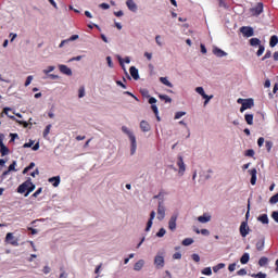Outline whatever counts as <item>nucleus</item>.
Returning a JSON list of instances; mask_svg holds the SVG:
<instances>
[{"label": "nucleus", "mask_w": 278, "mask_h": 278, "mask_svg": "<svg viewBox=\"0 0 278 278\" xmlns=\"http://www.w3.org/2000/svg\"><path fill=\"white\" fill-rule=\"evenodd\" d=\"M278 45V37L276 35H273L269 40V47H277Z\"/></svg>", "instance_id": "cd10ccee"}, {"label": "nucleus", "mask_w": 278, "mask_h": 278, "mask_svg": "<svg viewBox=\"0 0 278 278\" xmlns=\"http://www.w3.org/2000/svg\"><path fill=\"white\" fill-rule=\"evenodd\" d=\"M14 170L16 173V161H13V163L9 166V172L12 173Z\"/></svg>", "instance_id": "de8ad7c7"}, {"label": "nucleus", "mask_w": 278, "mask_h": 278, "mask_svg": "<svg viewBox=\"0 0 278 278\" xmlns=\"http://www.w3.org/2000/svg\"><path fill=\"white\" fill-rule=\"evenodd\" d=\"M250 45L251 47H262V41L258 38H251Z\"/></svg>", "instance_id": "393cba45"}, {"label": "nucleus", "mask_w": 278, "mask_h": 278, "mask_svg": "<svg viewBox=\"0 0 278 278\" xmlns=\"http://www.w3.org/2000/svg\"><path fill=\"white\" fill-rule=\"evenodd\" d=\"M86 97V88L85 87H79L78 89V99H84Z\"/></svg>", "instance_id": "f704fd0d"}, {"label": "nucleus", "mask_w": 278, "mask_h": 278, "mask_svg": "<svg viewBox=\"0 0 278 278\" xmlns=\"http://www.w3.org/2000/svg\"><path fill=\"white\" fill-rule=\"evenodd\" d=\"M213 53H214V55H216V58H226V55H227V52H225L224 50H222L218 47L213 48Z\"/></svg>", "instance_id": "6ab92c4d"}, {"label": "nucleus", "mask_w": 278, "mask_h": 278, "mask_svg": "<svg viewBox=\"0 0 278 278\" xmlns=\"http://www.w3.org/2000/svg\"><path fill=\"white\" fill-rule=\"evenodd\" d=\"M53 71H55V66L50 65L47 68L42 70V73H43V75H48L49 76L50 75L49 73H53Z\"/></svg>", "instance_id": "7c9ffc66"}, {"label": "nucleus", "mask_w": 278, "mask_h": 278, "mask_svg": "<svg viewBox=\"0 0 278 278\" xmlns=\"http://www.w3.org/2000/svg\"><path fill=\"white\" fill-rule=\"evenodd\" d=\"M212 169H207L206 172H203L202 178L203 179H211L212 178Z\"/></svg>", "instance_id": "e433bc0d"}, {"label": "nucleus", "mask_w": 278, "mask_h": 278, "mask_svg": "<svg viewBox=\"0 0 278 278\" xmlns=\"http://www.w3.org/2000/svg\"><path fill=\"white\" fill-rule=\"evenodd\" d=\"M0 153L2 156L8 155L10 153V149L3 144V135L0 137Z\"/></svg>", "instance_id": "f3484780"}, {"label": "nucleus", "mask_w": 278, "mask_h": 278, "mask_svg": "<svg viewBox=\"0 0 278 278\" xmlns=\"http://www.w3.org/2000/svg\"><path fill=\"white\" fill-rule=\"evenodd\" d=\"M117 60H118V62H119V64H121V66H122L123 68H125L124 62H125L126 64H130V63H131V59H130L129 56H126L125 59H123L121 55H117Z\"/></svg>", "instance_id": "5701e85b"}, {"label": "nucleus", "mask_w": 278, "mask_h": 278, "mask_svg": "<svg viewBox=\"0 0 278 278\" xmlns=\"http://www.w3.org/2000/svg\"><path fill=\"white\" fill-rule=\"evenodd\" d=\"M155 211H151L150 218L147 223L146 231H151V227H153V220L155 219Z\"/></svg>", "instance_id": "2eb2a0df"}, {"label": "nucleus", "mask_w": 278, "mask_h": 278, "mask_svg": "<svg viewBox=\"0 0 278 278\" xmlns=\"http://www.w3.org/2000/svg\"><path fill=\"white\" fill-rule=\"evenodd\" d=\"M212 220V215L210 213H204L203 215L198 217V223L205 225V223H210Z\"/></svg>", "instance_id": "4468645a"}, {"label": "nucleus", "mask_w": 278, "mask_h": 278, "mask_svg": "<svg viewBox=\"0 0 278 278\" xmlns=\"http://www.w3.org/2000/svg\"><path fill=\"white\" fill-rule=\"evenodd\" d=\"M244 118L248 125H253V114H245Z\"/></svg>", "instance_id": "4c0bfd02"}, {"label": "nucleus", "mask_w": 278, "mask_h": 278, "mask_svg": "<svg viewBox=\"0 0 278 278\" xmlns=\"http://www.w3.org/2000/svg\"><path fill=\"white\" fill-rule=\"evenodd\" d=\"M129 73H130L132 79H135V80L140 79V74L138 73V68H136V66H131L129 68Z\"/></svg>", "instance_id": "4be33fe9"}, {"label": "nucleus", "mask_w": 278, "mask_h": 278, "mask_svg": "<svg viewBox=\"0 0 278 278\" xmlns=\"http://www.w3.org/2000/svg\"><path fill=\"white\" fill-rule=\"evenodd\" d=\"M164 194L159 193L154 197V199H160L157 204V211H156V218L157 220H164L166 218V205L164 204V201L162 200Z\"/></svg>", "instance_id": "7ed1b4c3"}, {"label": "nucleus", "mask_w": 278, "mask_h": 278, "mask_svg": "<svg viewBox=\"0 0 278 278\" xmlns=\"http://www.w3.org/2000/svg\"><path fill=\"white\" fill-rule=\"evenodd\" d=\"M182 116H186V112L184 111L176 112L174 119L179 121V118H182Z\"/></svg>", "instance_id": "58836bf2"}, {"label": "nucleus", "mask_w": 278, "mask_h": 278, "mask_svg": "<svg viewBox=\"0 0 278 278\" xmlns=\"http://www.w3.org/2000/svg\"><path fill=\"white\" fill-rule=\"evenodd\" d=\"M190 244H194V239H192V238H186V239L182 241V245H184V247H190Z\"/></svg>", "instance_id": "72a5a7b5"}, {"label": "nucleus", "mask_w": 278, "mask_h": 278, "mask_svg": "<svg viewBox=\"0 0 278 278\" xmlns=\"http://www.w3.org/2000/svg\"><path fill=\"white\" fill-rule=\"evenodd\" d=\"M251 277H254V278H266V274L260 271L258 274H252Z\"/></svg>", "instance_id": "a18cd8bd"}, {"label": "nucleus", "mask_w": 278, "mask_h": 278, "mask_svg": "<svg viewBox=\"0 0 278 278\" xmlns=\"http://www.w3.org/2000/svg\"><path fill=\"white\" fill-rule=\"evenodd\" d=\"M144 268V260H139L138 262L135 263L134 265V270L136 273H140V270H142Z\"/></svg>", "instance_id": "aec40b11"}, {"label": "nucleus", "mask_w": 278, "mask_h": 278, "mask_svg": "<svg viewBox=\"0 0 278 278\" xmlns=\"http://www.w3.org/2000/svg\"><path fill=\"white\" fill-rule=\"evenodd\" d=\"M49 184H52L54 188H58L60 186V176L49 178Z\"/></svg>", "instance_id": "b1692460"}, {"label": "nucleus", "mask_w": 278, "mask_h": 278, "mask_svg": "<svg viewBox=\"0 0 278 278\" xmlns=\"http://www.w3.org/2000/svg\"><path fill=\"white\" fill-rule=\"evenodd\" d=\"M266 264H268V257H261L258 261V265L260 266H266Z\"/></svg>", "instance_id": "79ce46f5"}, {"label": "nucleus", "mask_w": 278, "mask_h": 278, "mask_svg": "<svg viewBox=\"0 0 278 278\" xmlns=\"http://www.w3.org/2000/svg\"><path fill=\"white\" fill-rule=\"evenodd\" d=\"M30 147H34V140H29V142L24 143L23 146L24 149H30Z\"/></svg>", "instance_id": "864d4df0"}, {"label": "nucleus", "mask_w": 278, "mask_h": 278, "mask_svg": "<svg viewBox=\"0 0 278 278\" xmlns=\"http://www.w3.org/2000/svg\"><path fill=\"white\" fill-rule=\"evenodd\" d=\"M173 260H181V253L180 252H176L173 254Z\"/></svg>", "instance_id": "4d7b16f0"}, {"label": "nucleus", "mask_w": 278, "mask_h": 278, "mask_svg": "<svg viewBox=\"0 0 278 278\" xmlns=\"http://www.w3.org/2000/svg\"><path fill=\"white\" fill-rule=\"evenodd\" d=\"M31 81H34V76H27L24 86L27 88V86H29Z\"/></svg>", "instance_id": "09e8293b"}, {"label": "nucleus", "mask_w": 278, "mask_h": 278, "mask_svg": "<svg viewBox=\"0 0 278 278\" xmlns=\"http://www.w3.org/2000/svg\"><path fill=\"white\" fill-rule=\"evenodd\" d=\"M253 105H254L253 99H245L243 101V105H241L240 108V112H244L245 110H251Z\"/></svg>", "instance_id": "f8f14e48"}, {"label": "nucleus", "mask_w": 278, "mask_h": 278, "mask_svg": "<svg viewBox=\"0 0 278 278\" xmlns=\"http://www.w3.org/2000/svg\"><path fill=\"white\" fill-rule=\"evenodd\" d=\"M42 273H43L45 275H49V273H51V267L45 266L43 269H42Z\"/></svg>", "instance_id": "052dcab7"}, {"label": "nucleus", "mask_w": 278, "mask_h": 278, "mask_svg": "<svg viewBox=\"0 0 278 278\" xmlns=\"http://www.w3.org/2000/svg\"><path fill=\"white\" fill-rule=\"evenodd\" d=\"M151 110L154 112L155 116L160 114V112L157 111V105L152 104Z\"/></svg>", "instance_id": "bf43d9fd"}, {"label": "nucleus", "mask_w": 278, "mask_h": 278, "mask_svg": "<svg viewBox=\"0 0 278 278\" xmlns=\"http://www.w3.org/2000/svg\"><path fill=\"white\" fill-rule=\"evenodd\" d=\"M106 62L109 68H114V62H112V56H106Z\"/></svg>", "instance_id": "8fccbe9b"}, {"label": "nucleus", "mask_w": 278, "mask_h": 278, "mask_svg": "<svg viewBox=\"0 0 278 278\" xmlns=\"http://www.w3.org/2000/svg\"><path fill=\"white\" fill-rule=\"evenodd\" d=\"M264 12V4L262 2L256 3V5L250 9L251 16H260Z\"/></svg>", "instance_id": "0eeeda50"}, {"label": "nucleus", "mask_w": 278, "mask_h": 278, "mask_svg": "<svg viewBox=\"0 0 278 278\" xmlns=\"http://www.w3.org/2000/svg\"><path fill=\"white\" fill-rule=\"evenodd\" d=\"M191 260H193V262L199 263V262H201V256H199V254H192Z\"/></svg>", "instance_id": "3c124183"}, {"label": "nucleus", "mask_w": 278, "mask_h": 278, "mask_svg": "<svg viewBox=\"0 0 278 278\" xmlns=\"http://www.w3.org/2000/svg\"><path fill=\"white\" fill-rule=\"evenodd\" d=\"M41 193H42V188H39L36 193H33V197L36 199Z\"/></svg>", "instance_id": "774afa93"}, {"label": "nucleus", "mask_w": 278, "mask_h": 278, "mask_svg": "<svg viewBox=\"0 0 278 278\" xmlns=\"http://www.w3.org/2000/svg\"><path fill=\"white\" fill-rule=\"evenodd\" d=\"M225 268V263H219L213 267L214 273H218V270H223Z\"/></svg>", "instance_id": "c9c22d12"}, {"label": "nucleus", "mask_w": 278, "mask_h": 278, "mask_svg": "<svg viewBox=\"0 0 278 278\" xmlns=\"http://www.w3.org/2000/svg\"><path fill=\"white\" fill-rule=\"evenodd\" d=\"M164 236H166V229L161 228V229L156 232V237H157V238H164Z\"/></svg>", "instance_id": "37998d69"}, {"label": "nucleus", "mask_w": 278, "mask_h": 278, "mask_svg": "<svg viewBox=\"0 0 278 278\" xmlns=\"http://www.w3.org/2000/svg\"><path fill=\"white\" fill-rule=\"evenodd\" d=\"M202 275H206L207 277H211L212 267H205L204 269H202Z\"/></svg>", "instance_id": "ea45409f"}, {"label": "nucleus", "mask_w": 278, "mask_h": 278, "mask_svg": "<svg viewBox=\"0 0 278 278\" xmlns=\"http://www.w3.org/2000/svg\"><path fill=\"white\" fill-rule=\"evenodd\" d=\"M155 43L157 45V47H164V39H162V36H155Z\"/></svg>", "instance_id": "c756f323"}, {"label": "nucleus", "mask_w": 278, "mask_h": 278, "mask_svg": "<svg viewBox=\"0 0 278 278\" xmlns=\"http://www.w3.org/2000/svg\"><path fill=\"white\" fill-rule=\"evenodd\" d=\"M250 177H251V185L255 186V184H257V169L256 168H252L248 170Z\"/></svg>", "instance_id": "ddd939ff"}, {"label": "nucleus", "mask_w": 278, "mask_h": 278, "mask_svg": "<svg viewBox=\"0 0 278 278\" xmlns=\"http://www.w3.org/2000/svg\"><path fill=\"white\" fill-rule=\"evenodd\" d=\"M67 40H68V42H73L75 40H79V35H73Z\"/></svg>", "instance_id": "5fc2aeb1"}, {"label": "nucleus", "mask_w": 278, "mask_h": 278, "mask_svg": "<svg viewBox=\"0 0 278 278\" xmlns=\"http://www.w3.org/2000/svg\"><path fill=\"white\" fill-rule=\"evenodd\" d=\"M271 218L275 220V223H278V212L277 211L273 212Z\"/></svg>", "instance_id": "6e6d98bb"}, {"label": "nucleus", "mask_w": 278, "mask_h": 278, "mask_svg": "<svg viewBox=\"0 0 278 278\" xmlns=\"http://www.w3.org/2000/svg\"><path fill=\"white\" fill-rule=\"evenodd\" d=\"M240 31H241V34H243V36L245 38H251V36H254V34H255L253 30V27H251V26H242L240 28Z\"/></svg>", "instance_id": "9d476101"}, {"label": "nucleus", "mask_w": 278, "mask_h": 278, "mask_svg": "<svg viewBox=\"0 0 278 278\" xmlns=\"http://www.w3.org/2000/svg\"><path fill=\"white\" fill-rule=\"evenodd\" d=\"M176 165L178 167L179 177H184V175H186V163L184 162V156L181 155L177 156Z\"/></svg>", "instance_id": "20e7f679"}, {"label": "nucleus", "mask_w": 278, "mask_h": 278, "mask_svg": "<svg viewBox=\"0 0 278 278\" xmlns=\"http://www.w3.org/2000/svg\"><path fill=\"white\" fill-rule=\"evenodd\" d=\"M264 137H261V138H258V140H257V146L258 147H264Z\"/></svg>", "instance_id": "680f3d73"}, {"label": "nucleus", "mask_w": 278, "mask_h": 278, "mask_svg": "<svg viewBox=\"0 0 278 278\" xmlns=\"http://www.w3.org/2000/svg\"><path fill=\"white\" fill-rule=\"evenodd\" d=\"M195 92L200 94L203 99H207V93H205V89H203V87H197Z\"/></svg>", "instance_id": "a878e982"}, {"label": "nucleus", "mask_w": 278, "mask_h": 278, "mask_svg": "<svg viewBox=\"0 0 278 278\" xmlns=\"http://www.w3.org/2000/svg\"><path fill=\"white\" fill-rule=\"evenodd\" d=\"M99 8H101L102 10H110V4L101 3V4H99Z\"/></svg>", "instance_id": "13d9d810"}, {"label": "nucleus", "mask_w": 278, "mask_h": 278, "mask_svg": "<svg viewBox=\"0 0 278 278\" xmlns=\"http://www.w3.org/2000/svg\"><path fill=\"white\" fill-rule=\"evenodd\" d=\"M5 242H9V244H12L13 247L18 244L16 240H14V235L12 232L7 233Z\"/></svg>", "instance_id": "412c9836"}, {"label": "nucleus", "mask_w": 278, "mask_h": 278, "mask_svg": "<svg viewBox=\"0 0 278 278\" xmlns=\"http://www.w3.org/2000/svg\"><path fill=\"white\" fill-rule=\"evenodd\" d=\"M177 218H179V215L177 213H174L168 220V230L175 231L177 229Z\"/></svg>", "instance_id": "1a4fd4ad"}, {"label": "nucleus", "mask_w": 278, "mask_h": 278, "mask_svg": "<svg viewBox=\"0 0 278 278\" xmlns=\"http://www.w3.org/2000/svg\"><path fill=\"white\" fill-rule=\"evenodd\" d=\"M10 112H12V109H10V108H4L3 109V114H5V116L11 118V121H15V123H18V125H23L24 127L28 126L27 122L16 119V117L12 113H10Z\"/></svg>", "instance_id": "39448f33"}, {"label": "nucleus", "mask_w": 278, "mask_h": 278, "mask_svg": "<svg viewBox=\"0 0 278 278\" xmlns=\"http://www.w3.org/2000/svg\"><path fill=\"white\" fill-rule=\"evenodd\" d=\"M51 124H49L48 126H46L45 130H43V138H47V136H49V134H51Z\"/></svg>", "instance_id": "a19ab883"}, {"label": "nucleus", "mask_w": 278, "mask_h": 278, "mask_svg": "<svg viewBox=\"0 0 278 278\" xmlns=\"http://www.w3.org/2000/svg\"><path fill=\"white\" fill-rule=\"evenodd\" d=\"M228 270H229L230 273H233V270H236V263L230 264V265L228 266Z\"/></svg>", "instance_id": "0e129e2a"}, {"label": "nucleus", "mask_w": 278, "mask_h": 278, "mask_svg": "<svg viewBox=\"0 0 278 278\" xmlns=\"http://www.w3.org/2000/svg\"><path fill=\"white\" fill-rule=\"evenodd\" d=\"M34 190H36V185L31 184L30 178L23 182L22 185H20L17 188V192L20 194H24V197H29V193L34 192Z\"/></svg>", "instance_id": "f03ea898"}, {"label": "nucleus", "mask_w": 278, "mask_h": 278, "mask_svg": "<svg viewBox=\"0 0 278 278\" xmlns=\"http://www.w3.org/2000/svg\"><path fill=\"white\" fill-rule=\"evenodd\" d=\"M143 55H144V58H147V60H149V62H151V60H153V53H151V52H144Z\"/></svg>", "instance_id": "603ef678"}, {"label": "nucleus", "mask_w": 278, "mask_h": 278, "mask_svg": "<svg viewBox=\"0 0 278 278\" xmlns=\"http://www.w3.org/2000/svg\"><path fill=\"white\" fill-rule=\"evenodd\" d=\"M249 260H250L249 253H244V254L241 256L240 262H241V264H249Z\"/></svg>", "instance_id": "2f4dec72"}, {"label": "nucleus", "mask_w": 278, "mask_h": 278, "mask_svg": "<svg viewBox=\"0 0 278 278\" xmlns=\"http://www.w3.org/2000/svg\"><path fill=\"white\" fill-rule=\"evenodd\" d=\"M122 131L127 136L130 142V155H136V151H138V141L136 139V134L127 126H122Z\"/></svg>", "instance_id": "f257e3e1"}, {"label": "nucleus", "mask_w": 278, "mask_h": 278, "mask_svg": "<svg viewBox=\"0 0 278 278\" xmlns=\"http://www.w3.org/2000/svg\"><path fill=\"white\" fill-rule=\"evenodd\" d=\"M165 261H164V252H157V254L154 256V266L157 269H161L164 267Z\"/></svg>", "instance_id": "423d86ee"}, {"label": "nucleus", "mask_w": 278, "mask_h": 278, "mask_svg": "<svg viewBox=\"0 0 278 278\" xmlns=\"http://www.w3.org/2000/svg\"><path fill=\"white\" fill-rule=\"evenodd\" d=\"M139 127L141 131H143V134H147L151 129V124H149V122L143 119L140 122Z\"/></svg>", "instance_id": "dca6fc26"}, {"label": "nucleus", "mask_w": 278, "mask_h": 278, "mask_svg": "<svg viewBox=\"0 0 278 278\" xmlns=\"http://www.w3.org/2000/svg\"><path fill=\"white\" fill-rule=\"evenodd\" d=\"M264 51H265V48H264V46H260L258 47V50H257V52H256V55L260 58L261 55H263L264 54Z\"/></svg>", "instance_id": "49530a36"}, {"label": "nucleus", "mask_w": 278, "mask_h": 278, "mask_svg": "<svg viewBox=\"0 0 278 278\" xmlns=\"http://www.w3.org/2000/svg\"><path fill=\"white\" fill-rule=\"evenodd\" d=\"M59 71L62 73V75H67V77H71L73 75V70L64 64H59Z\"/></svg>", "instance_id": "9b49d317"}, {"label": "nucleus", "mask_w": 278, "mask_h": 278, "mask_svg": "<svg viewBox=\"0 0 278 278\" xmlns=\"http://www.w3.org/2000/svg\"><path fill=\"white\" fill-rule=\"evenodd\" d=\"M240 236L242 238H247L249 233H251V228H249V223L248 222H242L240 227H239Z\"/></svg>", "instance_id": "6e6552de"}, {"label": "nucleus", "mask_w": 278, "mask_h": 278, "mask_svg": "<svg viewBox=\"0 0 278 278\" xmlns=\"http://www.w3.org/2000/svg\"><path fill=\"white\" fill-rule=\"evenodd\" d=\"M273 55V53L270 52V51H267L266 53H265V55L262 58V60L264 61V60H268V58H270Z\"/></svg>", "instance_id": "69168bd1"}, {"label": "nucleus", "mask_w": 278, "mask_h": 278, "mask_svg": "<svg viewBox=\"0 0 278 278\" xmlns=\"http://www.w3.org/2000/svg\"><path fill=\"white\" fill-rule=\"evenodd\" d=\"M257 219H258L260 223H262L263 225H268V215L263 214V215L258 216Z\"/></svg>", "instance_id": "c85d7f7f"}, {"label": "nucleus", "mask_w": 278, "mask_h": 278, "mask_svg": "<svg viewBox=\"0 0 278 278\" xmlns=\"http://www.w3.org/2000/svg\"><path fill=\"white\" fill-rule=\"evenodd\" d=\"M200 233L202 235V236H210V230H207V229H201L200 230Z\"/></svg>", "instance_id": "e2e57ef3"}, {"label": "nucleus", "mask_w": 278, "mask_h": 278, "mask_svg": "<svg viewBox=\"0 0 278 278\" xmlns=\"http://www.w3.org/2000/svg\"><path fill=\"white\" fill-rule=\"evenodd\" d=\"M126 5L130 12H138V4L134 0H127Z\"/></svg>", "instance_id": "a211bd4d"}, {"label": "nucleus", "mask_w": 278, "mask_h": 278, "mask_svg": "<svg viewBox=\"0 0 278 278\" xmlns=\"http://www.w3.org/2000/svg\"><path fill=\"white\" fill-rule=\"evenodd\" d=\"M159 98L161 99V101H165L166 103L173 102V99H170V97H168L167 94H160Z\"/></svg>", "instance_id": "473e14b6"}, {"label": "nucleus", "mask_w": 278, "mask_h": 278, "mask_svg": "<svg viewBox=\"0 0 278 278\" xmlns=\"http://www.w3.org/2000/svg\"><path fill=\"white\" fill-rule=\"evenodd\" d=\"M244 155H245L247 157H253V155H255V151H254L253 149L247 150V151L244 152Z\"/></svg>", "instance_id": "c03bdc74"}, {"label": "nucleus", "mask_w": 278, "mask_h": 278, "mask_svg": "<svg viewBox=\"0 0 278 278\" xmlns=\"http://www.w3.org/2000/svg\"><path fill=\"white\" fill-rule=\"evenodd\" d=\"M161 84L164 86H167V88H173V83L168 81L167 77H161L160 78Z\"/></svg>", "instance_id": "bb28decb"}, {"label": "nucleus", "mask_w": 278, "mask_h": 278, "mask_svg": "<svg viewBox=\"0 0 278 278\" xmlns=\"http://www.w3.org/2000/svg\"><path fill=\"white\" fill-rule=\"evenodd\" d=\"M10 136H11L10 142H14V140H16V138H18V134H10Z\"/></svg>", "instance_id": "338daca9"}]
</instances>
